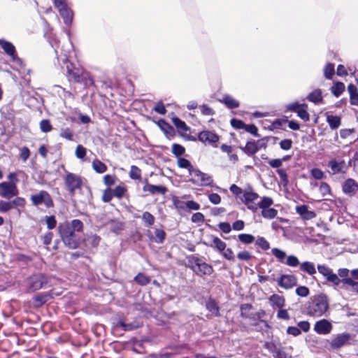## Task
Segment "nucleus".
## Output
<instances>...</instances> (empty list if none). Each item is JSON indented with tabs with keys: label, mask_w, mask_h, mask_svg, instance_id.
Returning a JSON list of instances; mask_svg holds the SVG:
<instances>
[{
	"label": "nucleus",
	"mask_w": 358,
	"mask_h": 358,
	"mask_svg": "<svg viewBox=\"0 0 358 358\" xmlns=\"http://www.w3.org/2000/svg\"><path fill=\"white\" fill-rule=\"evenodd\" d=\"M83 230L84 224L78 219H74L71 222L66 220L59 222L57 226V232L61 241L70 250L80 248L81 238L78 233H82Z\"/></svg>",
	"instance_id": "nucleus-1"
},
{
	"label": "nucleus",
	"mask_w": 358,
	"mask_h": 358,
	"mask_svg": "<svg viewBox=\"0 0 358 358\" xmlns=\"http://www.w3.org/2000/svg\"><path fill=\"white\" fill-rule=\"evenodd\" d=\"M64 64L66 65V76L69 82L82 84L85 87H90L94 85V79L90 73L79 65L69 62L67 58L64 60Z\"/></svg>",
	"instance_id": "nucleus-2"
},
{
	"label": "nucleus",
	"mask_w": 358,
	"mask_h": 358,
	"mask_svg": "<svg viewBox=\"0 0 358 358\" xmlns=\"http://www.w3.org/2000/svg\"><path fill=\"white\" fill-rule=\"evenodd\" d=\"M188 261V266L193 272L199 277L210 275L214 269L212 265L203 262L201 258L195 255H189L187 257Z\"/></svg>",
	"instance_id": "nucleus-3"
},
{
	"label": "nucleus",
	"mask_w": 358,
	"mask_h": 358,
	"mask_svg": "<svg viewBox=\"0 0 358 358\" xmlns=\"http://www.w3.org/2000/svg\"><path fill=\"white\" fill-rule=\"evenodd\" d=\"M66 189L71 196H74L77 190H81L83 186V178L76 174L65 170V176L63 177Z\"/></svg>",
	"instance_id": "nucleus-4"
},
{
	"label": "nucleus",
	"mask_w": 358,
	"mask_h": 358,
	"mask_svg": "<svg viewBox=\"0 0 358 358\" xmlns=\"http://www.w3.org/2000/svg\"><path fill=\"white\" fill-rule=\"evenodd\" d=\"M268 140L267 136L258 140L250 139L244 147L240 146L239 148L248 157H254L258 151L267 148Z\"/></svg>",
	"instance_id": "nucleus-5"
},
{
	"label": "nucleus",
	"mask_w": 358,
	"mask_h": 358,
	"mask_svg": "<svg viewBox=\"0 0 358 358\" xmlns=\"http://www.w3.org/2000/svg\"><path fill=\"white\" fill-rule=\"evenodd\" d=\"M190 178L189 182L196 186H213V178L200 169L194 167L189 173Z\"/></svg>",
	"instance_id": "nucleus-6"
},
{
	"label": "nucleus",
	"mask_w": 358,
	"mask_h": 358,
	"mask_svg": "<svg viewBox=\"0 0 358 358\" xmlns=\"http://www.w3.org/2000/svg\"><path fill=\"white\" fill-rule=\"evenodd\" d=\"M259 198V194L253 191L252 187H248L243 191V194L240 197L241 201L247 206V208L252 212H256L259 206V201H255Z\"/></svg>",
	"instance_id": "nucleus-7"
},
{
	"label": "nucleus",
	"mask_w": 358,
	"mask_h": 358,
	"mask_svg": "<svg viewBox=\"0 0 358 358\" xmlns=\"http://www.w3.org/2000/svg\"><path fill=\"white\" fill-rule=\"evenodd\" d=\"M48 282V277L41 273L33 274L27 279V290L34 292L44 287Z\"/></svg>",
	"instance_id": "nucleus-8"
},
{
	"label": "nucleus",
	"mask_w": 358,
	"mask_h": 358,
	"mask_svg": "<svg viewBox=\"0 0 358 358\" xmlns=\"http://www.w3.org/2000/svg\"><path fill=\"white\" fill-rule=\"evenodd\" d=\"M351 165V160L347 164L344 159L332 158L327 164V166L330 169V173L332 175L346 174L349 166Z\"/></svg>",
	"instance_id": "nucleus-9"
},
{
	"label": "nucleus",
	"mask_w": 358,
	"mask_h": 358,
	"mask_svg": "<svg viewBox=\"0 0 358 358\" xmlns=\"http://www.w3.org/2000/svg\"><path fill=\"white\" fill-rule=\"evenodd\" d=\"M289 111L296 113L297 116L303 121H308L309 120L308 105L305 103H300L299 101H294L285 105L284 113H287Z\"/></svg>",
	"instance_id": "nucleus-10"
},
{
	"label": "nucleus",
	"mask_w": 358,
	"mask_h": 358,
	"mask_svg": "<svg viewBox=\"0 0 358 358\" xmlns=\"http://www.w3.org/2000/svg\"><path fill=\"white\" fill-rule=\"evenodd\" d=\"M273 204V200L268 196H263L259 201V208L262 209V216L266 219H273L278 215V210L270 208Z\"/></svg>",
	"instance_id": "nucleus-11"
},
{
	"label": "nucleus",
	"mask_w": 358,
	"mask_h": 358,
	"mask_svg": "<svg viewBox=\"0 0 358 358\" xmlns=\"http://www.w3.org/2000/svg\"><path fill=\"white\" fill-rule=\"evenodd\" d=\"M30 200L35 206L43 203L47 208L54 207L53 200L50 194L45 190H41L38 193L32 194Z\"/></svg>",
	"instance_id": "nucleus-12"
},
{
	"label": "nucleus",
	"mask_w": 358,
	"mask_h": 358,
	"mask_svg": "<svg viewBox=\"0 0 358 358\" xmlns=\"http://www.w3.org/2000/svg\"><path fill=\"white\" fill-rule=\"evenodd\" d=\"M171 122L176 127L177 131L180 136L190 141L196 140L195 137L187 135V133L189 132L191 129L184 121L180 120L178 117L173 116L171 117Z\"/></svg>",
	"instance_id": "nucleus-13"
},
{
	"label": "nucleus",
	"mask_w": 358,
	"mask_h": 358,
	"mask_svg": "<svg viewBox=\"0 0 358 358\" xmlns=\"http://www.w3.org/2000/svg\"><path fill=\"white\" fill-rule=\"evenodd\" d=\"M19 190L17 185L14 183L2 182L0 183V196L4 199H10L17 196Z\"/></svg>",
	"instance_id": "nucleus-14"
},
{
	"label": "nucleus",
	"mask_w": 358,
	"mask_h": 358,
	"mask_svg": "<svg viewBox=\"0 0 358 358\" xmlns=\"http://www.w3.org/2000/svg\"><path fill=\"white\" fill-rule=\"evenodd\" d=\"M0 47L3 49L4 53L9 56L13 62L20 61L17 55L15 45L10 41L4 38H0Z\"/></svg>",
	"instance_id": "nucleus-15"
},
{
	"label": "nucleus",
	"mask_w": 358,
	"mask_h": 358,
	"mask_svg": "<svg viewBox=\"0 0 358 358\" xmlns=\"http://www.w3.org/2000/svg\"><path fill=\"white\" fill-rule=\"evenodd\" d=\"M198 140L216 148L217 146L216 143L219 141L220 136L213 131L206 130L199 133Z\"/></svg>",
	"instance_id": "nucleus-16"
},
{
	"label": "nucleus",
	"mask_w": 358,
	"mask_h": 358,
	"mask_svg": "<svg viewBox=\"0 0 358 358\" xmlns=\"http://www.w3.org/2000/svg\"><path fill=\"white\" fill-rule=\"evenodd\" d=\"M329 308L327 296L319 295L315 299V316L322 315Z\"/></svg>",
	"instance_id": "nucleus-17"
},
{
	"label": "nucleus",
	"mask_w": 358,
	"mask_h": 358,
	"mask_svg": "<svg viewBox=\"0 0 358 358\" xmlns=\"http://www.w3.org/2000/svg\"><path fill=\"white\" fill-rule=\"evenodd\" d=\"M317 269L320 273L322 274L328 281L332 282L335 285H338L341 280L336 274L332 272L331 269L326 266L318 265Z\"/></svg>",
	"instance_id": "nucleus-18"
},
{
	"label": "nucleus",
	"mask_w": 358,
	"mask_h": 358,
	"mask_svg": "<svg viewBox=\"0 0 358 358\" xmlns=\"http://www.w3.org/2000/svg\"><path fill=\"white\" fill-rule=\"evenodd\" d=\"M332 329V324L326 319H322L315 323V331L319 334H329L331 333Z\"/></svg>",
	"instance_id": "nucleus-19"
},
{
	"label": "nucleus",
	"mask_w": 358,
	"mask_h": 358,
	"mask_svg": "<svg viewBox=\"0 0 358 358\" xmlns=\"http://www.w3.org/2000/svg\"><path fill=\"white\" fill-rule=\"evenodd\" d=\"M54 5L65 22L71 18V10L67 6L66 0H55Z\"/></svg>",
	"instance_id": "nucleus-20"
},
{
	"label": "nucleus",
	"mask_w": 358,
	"mask_h": 358,
	"mask_svg": "<svg viewBox=\"0 0 358 358\" xmlns=\"http://www.w3.org/2000/svg\"><path fill=\"white\" fill-rule=\"evenodd\" d=\"M145 235L150 241L159 244L163 243L166 236V234L163 229L157 228L155 229V236L152 234L150 229L146 231Z\"/></svg>",
	"instance_id": "nucleus-21"
},
{
	"label": "nucleus",
	"mask_w": 358,
	"mask_h": 358,
	"mask_svg": "<svg viewBox=\"0 0 358 358\" xmlns=\"http://www.w3.org/2000/svg\"><path fill=\"white\" fill-rule=\"evenodd\" d=\"M342 189L345 194L353 196L358 190V182L352 178H348L343 183Z\"/></svg>",
	"instance_id": "nucleus-22"
},
{
	"label": "nucleus",
	"mask_w": 358,
	"mask_h": 358,
	"mask_svg": "<svg viewBox=\"0 0 358 358\" xmlns=\"http://www.w3.org/2000/svg\"><path fill=\"white\" fill-rule=\"evenodd\" d=\"M143 192H148L151 194H162L164 195L167 192L168 189L164 185H155L148 183L146 180L145 185L143 187Z\"/></svg>",
	"instance_id": "nucleus-23"
},
{
	"label": "nucleus",
	"mask_w": 358,
	"mask_h": 358,
	"mask_svg": "<svg viewBox=\"0 0 358 358\" xmlns=\"http://www.w3.org/2000/svg\"><path fill=\"white\" fill-rule=\"evenodd\" d=\"M252 310L253 307L250 303L241 304L240 306L241 317L248 319L252 322H255V321H256V317Z\"/></svg>",
	"instance_id": "nucleus-24"
},
{
	"label": "nucleus",
	"mask_w": 358,
	"mask_h": 358,
	"mask_svg": "<svg viewBox=\"0 0 358 358\" xmlns=\"http://www.w3.org/2000/svg\"><path fill=\"white\" fill-rule=\"evenodd\" d=\"M278 284L281 287L289 289L296 285V278L293 275H282Z\"/></svg>",
	"instance_id": "nucleus-25"
},
{
	"label": "nucleus",
	"mask_w": 358,
	"mask_h": 358,
	"mask_svg": "<svg viewBox=\"0 0 358 358\" xmlns=\"http://www.w3.org/2000/svg\"><path fill=\"white\" fill-rule=\"evenodd\" d=\"M157 124L164 131L168 138H173L176 136L174 128L164 119H159Z\"/></svg>",
	"instance_id": "nucleus-26"
},
{
	"label": "nucleus",
	"mask_w": 358,
	"mask_h": 358,
	"mask_svg": "<svg viewBox=\"0 0 358 358\" xmlns=\"http://www.w3.org/2000/svg\"><path fill=\"white\" fill-rule=\"evenodd\" d=\"M51 298L52 296L50 293H41L34 296L32 299L34 308L41 307Z\"/></svg>",
	"instance_id": "nucleus-27"
},
{
	"label": "nucleus",
	"mask_w": 358,
	"mask_h": 358,
	"mask_svg": "<svg viewBox=\"0 0 358 358\" xmlns=\"http://www.w3.org/2000/svg\"><path fill=\"white\" fill-rule=\"evenodd\" d=\"M350 339V335L348 334H338L331 342V346L334 349H338L343 346Z\"/></svg>",
	"instance_id": "nucleus-28"
},
{
	"label": "nucleus",
	"mask_w": 358,
	"mask_h": 358,
	"mask_svg": "<svg viewBox=\"0 0 358 358\" xmlns=\"http://www.w3.org/2000/svg\"><path fill=\"white\" fill-rule=\"evenodd\" d=\"M206 309L215 317H220V306L217 302L213 298L210 297L206 303Z\"/></svg>",
	"instance_id": "nucleus-29"
},
{
	"label": "nucleus",
	"mask_w": 358,
	"mask_h": 358,
	"mask_svg": "<svg viewBox=\"0 0 358 358\" xmlns=\"http://www.w3.org/2000/svg\"><path fill=\"white\" fill-rule=\"evenodd\" d=\"M101 241V236L96 234H90L84 239L85 246L93 249H96L99 247Z\"/></svg>",
	"instance_id": "nucleus-30"
},
{
	"label": "nucleus",
	"mask_w": 358,
	"mask_h": 358,
	"mask_svg": "<svg viewBox=\"0 0 358 358\" xmlns=\"http://www.w3.org/2000/svg\"><path fill=\"white\" fill-rule=\"evenodd\" d=\"M256 321L255 322H251V325L253 327H257L259 324H262L264 327L265 328H269L270 326L268 323V322L265 320L262 319L266 315V312L263 309H260L259 311L255 313Z\"/></svg>",
	"instance_id": "nucleus-31"
},
{
	"label": "nucleus",
	"mask_w": 358,
	"mask_h": 358,
	"mask_svg": "<svg viewBox=\"0 0 358 358\" xmlns=\"http://www.w3.org/2000/svg\"><path fill=\"white\" fill-rule=\"evenodd\" d=\"M348 90L350 94V103L351 105L358 106V90L357 87L350 83L348 86Z\"/></svg>",
	"instance_id": "nucleus-32"
},
{
	"label": "nucleus",
	"mask_w": 358,
	"mask_h": 358,
	"mask_svg": "<svg viewBox=\"0 0 358 358\" xmlns=\"http://www.w3.org/2000/svg\"><path fill=\"white\" fill-rule=\"evenodd\" d=\"M345 90V85L341 81L334 82L330 89L331 94L336 97H339L343 93Z\"/></svg>",
	"instance_id": "nucleus-33"
},
{
	"label": "nucleus",
	"mask_w": 358,
	"mask_h": 358,
	"mask_svg": "<svg viewBox=\"0 0 358 358\" xmlns=\"http://www.w3.org/2000/svg\"><path fill=\"white\" fill-rule=\"evenodd\" d=\"M107 224L110 225V231L118 234L124 228V224L117 220H110Z\"/></svg>",
	"instance_id": "nucleus-34"
},
{
	"label": "nucleus",
	"mask_w": 358,
	"mask_h": 358,
	"mask_svg": "<svg viewBox=\"0 0 358 358\" xmlns=\"http://www.w3.org/2000/svg\"><path fill=\"white\" fill-rule=\"evenodd\" d=\"M296 210L303 220H311L313 217V212L308 210L306 205L297 206Z\"/></svg>",
	"instance_id": "nucleus-35"
},
{
	"label": "nucleus",
	"mask_w": 358,
	"mask_h": 358,
	"mask_svg": "<svg viewBox=\"0 0 358 358\" xmlns=\"http://www.w3.org/2000/svg\"><path fill=\"white\" fill-rule=\"evenodd\" d=\"M319 185V192L321 194V197H318L317 199H315V201H320L323 199V196H325L330 194L331 189L329 185L327 182H321L320 184L315 182V186Z\"/></svg>",
	"instance_id": "nucleus-36"
},
{
	"label": "nucleus",
	"mask_w": 358,
	"mask_h": 358,
	"mask_svg": "<svg viewBox=\"0 0 358 358\" xmlns=\"http://www.w3.org/2000/svg\"><path fill=\"white\" fill-rule=\"evenodd\" d=\"M269 301L272 306L281 308L285 306V299L282 296L273 294L269 297Z\"/></svg>",
	"instance_id": "nucleus-37"
},
{
	"label": "nucleus",
	"mask_w": 358,
	"mask_h": 358,
	"mask_svg": "<svg viewBox=\"0 0 358 358\" xmlns=\"http://www.w3.org/2000/svg\"><path fill=\"white\" fill-rule=\"evenodd\" d=\"M92 166L94 171L97 173H103L108 169L107 166L98 159H95L93 160L92 163Z\"/></svg>",
	"instance_id": "nucleus-38"
},
{
	"label": "nucleus",
	"mask_w": 358,
	"mask_h": 358,
	"mask_svg": "<svg viewBox=\"0 0 358 358\" xmlns=\"http://www.w3.org/2000/svg\"><path fill=\"white\" fill-rule=\"evenodd\" d=\"M213 244L210 245V247H215L220 253L225 250L227 244L222 241L220 238L211 236Z\"/></svg>",
	"instance_id": "nucleus-39"
},
{
	"label": "nucleus",
	"mask_w": 358,
	"mask_h": 358,
	"mask_svg": "<svg viewBox=\"0 0 358 358\" xmlns=\"http://www.w3.org/2000/svg\"><path fill=\"white\" fill-rule=\"evenodd\" d=\"M141 218L143 222L144 226L148 228L152 226L155 221V217H154V215L148 211L143 212Z\"/></svg>",
	"instance_id": "nucleus-40"
},
{
	"label": "nucleus",
	"mask_w": 358,
	"mask_h": 358,
	"mask_svg": "<svg viewBox=\"0 0 358 358\" xmlns=\"http://www.w3.org/2000/svg\"><path fill=\"white\" fill-rule=\"evenodd\" d=\"M327 121L332 129L338 128L341 123V119L338 115H327Z\"/></svg>",
	"instance_id": "nucleus-41"
},
{
	"label": "nucleus",
	"mask_w": 358,
	"mask_h": 358,
	"mask_svg": "<svg viewBox=\"0 0 358 358\" xmlns=\"http://www.w3.org/2000/svg\"><path fill=\"white\" fill-rule=\"evenodd\" d=\"M141 324L136 322H130V323H125L123 321H119L117 323V327H120L122 329V330L127 331H131L136 329H138L140 327Z\"/></svg>",
	"instance_id": "nucleus-42"
},
{
	"label": "nucleus",
	"mask_w": 358,
	"mask_h": 358,
	"mask_svg": "<svg viewBox=\"0 0 358 358\" xmlns=\"http://www.w3.org/2000/svg\"><path fill=\"white\" fill-rule=\"evenodd\" d=\"M177 165L180 169H187L189 173L194 167L188 159L184 157L178 158Z\"/></svg>",
	"instance_id": "nucleus-43"
},
{
	"label": "nucleus",
	"mask_w": 358,
	"mask_h": 358,
	"mask_svg": "<svg viewBox=\"0 0 358 358\" xmlns=\"http://www.w3.org/2000/svg\"><path fill=\"white\" fill-rule=\"evenodd\" d=\"M134 280L141 286L147 285L150 282V277L143 273H138L134 278Z\"/></svg>",
	"instance_id": "nucleus-44"
},
{
	"label": "nucleus",
	"mask_w": 358,
	"mask_h": 358,
	"mask_svg": "<svg viewBox=\"0 0 358 358\" xmlns=\"http://www.w3.org/2000/svg\"><path fill=\"white\" fill-rule=\"evenodd\" d=\"M222 101L229 109H234L239 107L240 106L239 101H238L237 100H236L235 99L232 98L230 96H225L223 98Z\"/></svg>",
	"instance_id": "nucleus-45"
},
{
	"label": "nucleus",
	"mask_w": 358,
	"mask_h": 358,
	"mask_svg": "<svg viewBox=\"0 0 358 358\" xmlns=\"http://www.w3.org/2000/svg\"><path fill=\"white\" fill-rule=\"evenodd\" d=\"M118 180L115 174H106L103 177V182L108 188H110L111 186L114 185Z\"/></svg>",
	"instance_id": "nucleus-46"
},
{
	"label": "nucleus",
	"mask_w": 358,
	"mask_h": 358,
	"mask_svg": "<svg viewBox=\"0 0 358 358\" xmlns=\"http://www.w3.org/2000/svg\"><path fill=\"white\" fill-rule=\"evenodd\" d=\"M335 74L334 64L332 63H327L324 67V76L327 79H332Z\"/></svg>",
	"instance_id": "nucleus-47"
},
{
	"label": "nucleus",
	"mask_w": 358,
	"mask_h": 358,
	"mask_svg": "<svg viewBox=\"0 0 358 358\" xmlns=\"http://www.w3.org/2000/svg\"><path fill=\"white\" fill-rule=\"evenodd\" d=\"M171 152L178 157H181L185 152V148L180 144L173 143L171 146Z\"/></svg>",
	"instance_id": "nucleus-48"
},
{
	"label": "nucleus",
	"mask_w": 358,
	"mask_h": 358,
	"mask_svg": "<svg viewBox=\"0 0 358 358\" xmlns=\"http://www.w3.org/2000/svg\"><path fill=\"white\" fill-rule=\"evenodd\" d=\"M129 177L132 180H141V170L135 165H132L130 168Z\"/></svg>",
	"instance_id": "nucleus-49"
},
{
	"label": "nucleus",
	"mask_w": 358,
	"mask_h": 358,
	"mask_svg": "<svg viewBox=\"0 0 358 358\" xmlns=\"http://www.w3.org/2000/svg\"><path fill=\"white\" fill-rule=\"evenodd\" d=\"M112 191L114 194V196L120 199L124 196L125 193L127 191V189L124 185H118L116 186L113 189H112Z\"/></svg>",
	"instance_id": "nucleus-50"
},
{
	"label": "nucleus",
	"mask_w": 358,
	"mask_h": 358,
	"mask_svg": "<svg viewBox=\"0 0 358 358\" xmlns=\"http://www.w3.org/2000/svg\"><path fill=\"white\" fill-rule=\"evenodd\" d=\"M10 202L12 209H13L15 207L24 208L26 205L25 199L21 196H16V197L14 199L10 201Z\"/></svg>",
	"instance_id": "nucleus-51"
},
{
	"label": "nucleus",
	"mask_w": 358,
	"mask_h": 358,
	"mask_svg": "<svg viewBox=\"0 0 358 358\" xmlns=\"http://www.w3.org/2000/svg\"><path fill=\"white\" fill-rule=\"evenodd\" d=\"M40 129L44 133L50 132L52 130V126L48 119H43L40 122Z\"/></svg>",
	"instance_id": "nucleus-52"
},
{
	"label": "nucleus",
	"mask_w": 358,
	"mask_h": 358,
	"mask_svg": "<svg viewBox=\"0 0 358 358\" xmlns=\"http://www.w3.org/2000/svg\"><path fill=\"white\" fill-rule=\"evenodd\" d=\"M239 241L244 244H250L255 241V236L249 234H240L238 236Z\"/></svg>",
	"instance_id": "nucleus-53"
},
{
	"label": "nucleus",
	"mask_w": 358,
	"mask_h": 358,
	"mask_svg": "<svg viewBox=\"0 0 358 358\" xmlns=\"http://www.w3.org/2000/svg\"><path fill=\"white\" fill-rule=\"evenodd\" d=\"M288 116H285L282 119H276L271 123V129H282L284 124L288 122Z\"/></svg>",
	"instance_id": "nucleus-54"
},
{
	"label": "nucleus",
	"mask_w": 358,
	"mask_h": 358,
	"mask_svg": "<svg viewBox=\"0 0 358 358\" xmlns=\"http://www.w3.org/2000/svg\"><path fill=\"white\" fill-rule=\"evenodd\" d=\"M172 202L175 208L178 210H185L186 208V202L180 200L177 196L172 197Z\"/></svg>",
	"instance_id": "nucleus-55"
},
{
	"label": "nucleus",
	"mask_w": 358,
	"mask_h": 358,
	"mask_svg": "<svg viewBox=\"0 0 358 358\" xmlns=\"http://www.w3.org/2000/svg\"><path fill=\"white\" fill-rule=\"evenodd\" d=\"M60 136L69 141L73 140V131L71 128H65L62 129Z\"/></svg>",
	"instance_id": "nucleus-56"
},
{
	"label": "nucleus",
	"mask_w": 358,
	"mask_h": 358,
	"mask_svg": "<svg viewBox=\"0 0 358 358\" xmlns=\"http://www.w3.org/2000/svg\"><path fill=\"white\" fill-rule=\"evenodd\" d=\"M114 197V194L113 193L111 188H107L103 192V194L101 196V200L104 203H108L110 202L112 199Z\"/></svg>",
	"instance_id": "nucleus-57"
},
{
	"label": "nucleus",
	"mask_w": 358,
	"mask_h": 358,
	"mask_svg": "<svg viewBox=\"0 0 358 358\" xmlns=\"http://www.w3.org/2000/svg\"><path fill=\"white\" fill-rule=\"evenodd\" d=\"M262 157L263 159L266 160L268 164L272 168L278 169V168H280L282 166V159H271L268 157H264V155H262Z\"/></svg>",
	"instance_id": "nucleus-58"
},
{
	"label": "nucleus",
	"mask_w": 358,
	"mask_h": 358,
	"mask_svg": "<svg viewBox=\"0 0 358 358\" xmlns=\"http://www.w3.org/2000/svg\"><path fill=\"white\" fill-rule=\"evenodd\" d=\"M45 220L47 224V228L49 230L53 229L56 227L57 220L55 215L45 216Z\"/></svg>",
	"instance_id": "nucleus-59"
},
{
	"label": "nucleus",
	"mask_w": 358,
	"mask_h": 358,
	"mask_svg": "<svg viewBox=\"0 0 358 358\" xmlns=\"http://www.w3.org/2000/svg\"><path fill=\"white\" fill-rule=\"evenodd\" d=\"M255 244L264 250H267L270 248L269 243L264 237H258Z\"/></svg>",
	"instance_id": "nucleus-60"
},
{
	"label": "nucleus",
	"mask_w": 358,
	"mask_h": 358,
	"mask_svg": "<svg viewBox=\"0 0 358 358\" xmlns=\"http://www.w3.org/2000/svg\"><path fill=\"white\" fill-rule=\"evenodd\" d=\"M52 238L53 233L51 231H48L44 235L41 236V240L43 244L45 246L49 245L52 243Z\"/></svg>",
	"instance_id": "nucleus-61"
},
{
	"label": "nucleus",
	"mask_w": 358,
	"mask_h": 358,
	"mask_svg": "<svg viewBox=\"0 0 358 358\" xmlns=\"http://www.w3.org/2000/svg\"><path fill=\"white\" fill-rule=\"evenodd\" d=\"M86 153H87V150L84 146H83L82 145H77V147L76 148V152H75V155L77 158L81 159H84L85 157L86 156Z\"/></svg>",
	"instance_id": "nucleus-62"
},
{
	"label": "nucleus",
	"mask_w": 358,
	"mask_h": 358,
	"mask_svg": "<svg viewBox=\"0 0 358 358\" xmlns=\"http://www.w3.org/2000/svg\"><path fill=\"white\" fill-rule=\"evenodd\" d=\"M271 252L280 262H283L286 257V254L284 251L275 248L271 250Z\"/></svg>",
	"instance_id": "nucleus-63"
},
{
	"label": "nucleus",
	"mask_w": 358,
	"mask_h": 358,
	"mask_svg": "<svg viewBox=\"0 0 358 358\" xmlns=\"http://www.w3.org/2000/svg\"><path fill=\"white\" fill-rule=\"evenodd\" d=\"M300 269L303 272H306L308 274H313V264L310 262H303L300 266Z\"/></svg>",
	"instance_id": "nucleus-64"
}]
</instances>
